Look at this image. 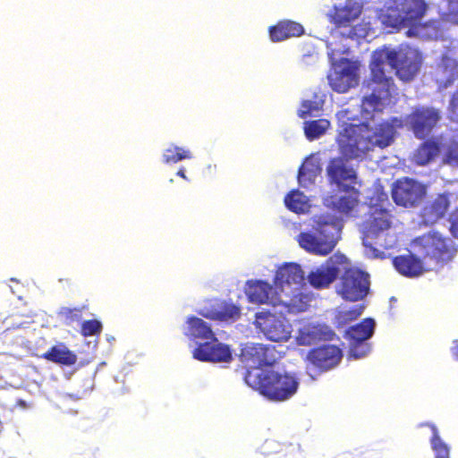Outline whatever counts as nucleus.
Instances as JSON below:
<instances>
[{
  "label": "nucleus",
  "instance_id": "nucleus-10",
  "mask_svg": "<svg viewBox=\"0 0 458 458\" xmlns=\"http://www.w3.org/2000/svg\"><path fill=\"white\" fill-rule=\"evenodd\" d=\"M342 356L338 345H317L309 351L304 361L307 369L314 368L315 372L322 374L335 368Z\"/></svg>",
  "mask_w": 458,
  "mask_h": 458
},
{
  "label": "nucleus",
  "instance_id": "nucleus-19",
  "mask_svg": "<svg viewBox=\"0 0 458 458\" xmlns=\"http://www.w3.org/2000/svg\"><path fill=\"white\" fill-rule=\"evenodd\" d=\"M230 345H197L193 350V357L204 362H229L232 360Z\"/></svg>",
  "mask_w": 458,
  "mask_h": 458
},
{
  "label": "nucleus",
  "instance_id": "nucleus-47",
  "mask_svg": "<svg viewBox=\"0 0 458 458\" xmlns=\"http://www.w3.org/2000/svg\"><path fill=\"white\" fill-rule=\"evenodd\" d=\"M107 342H112V341H114V337L110 335V336H106V339Z\"/></svg>",
  "mask_w": 458,
  "mask_h": 458
},
{
  "label": "nucleus",
  "instance_id": "nucleus-2",
  "mask_svg": "<svg viewBox=\"0 0 458 458\" xmlns=\"http://www.w3.org/2000/svg\"><path fill=\"white\" fill-rule=\"evenodd\" d=\"M395 70L396 76L403 81H411L419 72L421 58L413 50L396 51L386 48L375 50L369 64L370 76L368 87L371 93L362 98L361 106L367 112L381 111L389 102L395 84L392 76L386 72V65Z\"/></svg>",
  "mask_w": 458,
  "mask_h": 458
},
{
  "label": "nucleus",
  "instance_id": "nucleus-20",
  "mask_svg": "<svg viewBox=\"0 0 458 458\" xmlns=\"http://www.w3.org/2000/svg\"><path fill=\"white\" fill-rule=\"evenodd\" d=\"M336 337L334 330L326 324H315L301 330L297 344L331 342Z\"/></svg>",
  "mask_w": 458,
  "mask_h": 458
},
{
  "label": "nucleus",
  "instance_id": "nucleus-13",
  "mask_svg": "<svg viewBox=\"0 0 458 458\" xmlns=\"http://www.w3.org/2000/svg\"><path fill=\"white\" fill-rule=\"evenodd\" d=\"M255 326L271 342H286L290 339L291 325L285 319L270 312H259L255 316Z\"/></svg>",
  "mask_w": 458,
  "mask_h": 458
},
{
  "label": "nucleus",
  "instance_id": "nucleus-35",
  "mask_svg": "<svg viewBox=\"0 0 458 458\" xmlns=\"http://www.w3.org/2000/svg\"><path fill=\"white\" fill-rule=\"evenodd\" d=\"M191 157L192 154L189 149L173 146L165 150L163 161L165 164H175L184 159H191Z\"/></svg>",
  "mask_w": 458,
  "mask_h": 458
},
{
  "label": "nucleus",
  "instance_id": "nucleus-33",
  "mask_svg": "<svg viewBox=\"0 0 458 458\" xmlns=\"http://www.w3.org/2000/svg\"><path fill=\"white\" fill-rule=\"evenodd\" d=\"M330 127V122L327 119H318L307 121L304 123V133L309 140H314L321 137Z\"/></svg>",
  "mask_w": 458,
  "mask_h": 458
},
{
  "label": "nucleus",
  "instance_id": "nucleus-16",
  "mask_svg": "<svg viewBox=\"0 0 458 458\" xmlns=\"http://www.w3.org/2000/svg\"><path fill=\"white\" fill-rule=\"evenodd\" d=\"M392 225V215L386 208L374 206L370 208L369 217L363 224L364 238H374L388 230Z\"/></svg>",
  "mask_w": 458,
  "mask_h": 458
},
{
  "label": "nucleus",
  "instance_id": "nucleus-14",
  "mask_svg": "<svg viewBox=\"0 0 458 458\" xmlns=\"http://www.w3.org/2000/svg\"><path fill=\"white\" fill-rule=\"evenodd\" d=\"M451 192L445 191L428 200L420 212V223L432 226L445 218L451 208Z\"/></svg>",
  "mask_w": 458,
  "mask_h": 458
},
{
  "label": "nucleus",
  "instance_id": "nucleus-29",
  "mask_svg": "<svg viewBox=\"0 0 458 458\" xmlns=\"http://www.w3.org/2000/svg\"><path fill=\"white\" fill-rule=\"evenodd\" d=\"M241 310L233 303L220 301L203 314L204 317L219 321H235L240 318Z\"/></svg>",
  "mask_w": 458,
  "mask_h": 458
},
{
  "label": "nucleus",
  "instance_id": "nucleus-4",
  "mask_svg": "<svg viewBox=\"0 0 458 458\" xmlns=\"http://www.w3.org/2000/svg\"><path fill=\"white\" fill-rule=\"evenodd\" d=\"M313 227L317 235L308 232L301 233L297 236L299 245L311 254L327 256L337 243L340 222L334 215L322 214L315 216Z\"/></svg>",
  "mask_w": 458,
  "mask_h": 458
},
{
  "label": "nucleus",
  "instance_id": "nucleus-26",
  "mask_svg": "<svg viewBox=\"0 0 458 458\" xmlns=\"http://www.w3.org/2000/svg\"><path fill=\"white\" fill-rule=\"evenodd\" d=\"M304 281V273L300 265L295 263L285 264L276 274L275 283L283 287L284 284H301Z\"/></svg>",
  "mask_w": 458,
  "mask_h": 458
},
{
  "label": "nucleus",
  "instance_id": "nucleus-17",
  "mask_svg": "<svg viewBox=\"0 0 458 458\" xmlns=\"http://www.w3.org/2000/svg\"><path fill=\"white\" fill-rule=\"evenodd\" d=\"M245 293L250 302L255 304H270L274 307L283 304L276 294H274L273 286L266 281L250 280L247 282Z\"/></svg>",
  "mask_w": 458,
  "mask_h": 458
},
{
  "label": "nucleus",
  "instance_id": "nucleus-5",
  "mask_svg": "<svg viewBox=\"0 0 458 458\" xmlns=\"http://www.w3.org/2000/svg\"><path fill=\"white\" fill-rule=\"evenodd\" d=\"M412 246L423 259L436 262H446L455 252L453 241L435 230L416 237L412 241Z\"/></svg>",
  "mask_w": 458,
  "mask_h": 458
},
{
  "label": "nucleus",
  "instance_id": "nucleus-37",
  "mask_svg": "<svg viewBox=\"0 0 458 458\" xmlns=\"http://www.w3.org/2000/svg\"><path fill=\"white\" fill-rule=\"evenodd\" d=\"M346 31H335V33L338 34L339 37H342L344 38H350L353 40H359L360 38H364L368 36L369 29L367 27V24H356L347 27Z\"/></svg>",
  "mask_w": 458,
  "mask_h": 458
},
{
  "label": "nucleus",
  "instance_id": "nucleus-1",
  "mask_svg": "<svg viewBox=\"0 0 458 458\" xmlns=\"http://www.w3.org/2000/svg\"><path fill=\"white\" fill-rule=\"evenodd\" d=\"M284 345H242L239 360L246 369L244 380L268 400L283 402L294 395L299 382L294 375L274 369L253 371L263 366H273L284 354L277 347Z\"/></svg>",
  "mask_w": 458,
  "mask_h": 458
},
{
  "label": "nucleus",
  "instance_id": "nucleus-24",
  "mask_svg": "<svg viewBox=\"0 0 458 458\" xmlns=\"http://www.w3.org/2000/svg\"><path fill=\"white\" fill-rule=\"evenodd\" d=\"M458 69V62L444 55L435 70V80L439 88L445 89L453 84Z\"/></svg>",
  "mask_w": 458,
  "mask_h": 458
},
{
  "label": "nucleus",
  "instance_id": "nucleus-3",
  "mask_svg": "<svg viewBox=\"0 0 458 458\" xmlns=\"http://www.w3.org/2000/svg\"><path fill=\"white\" fill-rule=\"evenodd\" d=\"M336 141L339 150L348 159L364 156L375 148H385L394 141L396 129L403 127L402 118L392 117L371 130L367 123H344Z\"/></svg>",
  "mask_w": 458,
  "mask_h": 458
},
{
  "label": "nucleus",
  "instance_id": "nucleus-46",
  "mask_svg": "<svg viewBox=\"0 0 458 458\" xmlns=\"http://www.w3.org/2000/svg\"><path fill=\"white\" fill-rule=\"evenodd\" d=\"M176 174H177L178 176L182 177V179H184V180H188V179H187V176H186V174H185V171H184V169H183V168L179 169V170L177 171Z\"/></svg>",
  "mask_w": 458,
  "mask_h": 458
},
{
  "label": "nucleus",
  "instance_id": "nucleus-22",
  "mask_svg": "<svg viewBox=\"0 0 458 458\" xmlns=\"http://www.w3.org/2000/svg\"><path fill=\"white\" fill-rule=\"evenodd\" d=\"M393 265L401 275L407 277L419 276L426 270L422 260L411 253L394 257Z\"/></svg>",
  "mask_w": 458,
  "mask_h": 458
},
{
  "label": "nucleus",
  "instance_id": "nucleus-45",
  "mask_svg": "<svg viewBox=\"0 0 458 458\" xmlns=\"http://www.w3.org/2000/svg\"><path fill=\"white\" fill-rule=\"evenodd\" d=\"M448 2L451 12L458 13V0H448Z\"/></svg>",
  "mask_w": 458,
  "mask_h": 458
},
{
  "label": "nucleus",
  "instance_id": "nucleus-15",
  "mask_svg": "<svg viewBox=\"0 0 458 458\" xmlns=\"http://www.w3.org/2000/svg\"><path fill=\"white\" fill-rule=\"evenodd\" d=\"M344 156L337 157L329 160L327 166V175L329 183L335 184L341 189L344 185H352L356 183L357 174L352 166L348 165Z\"/></svg>",
  "mask_w": 458,
  "mask_h": 458
},
{
  "label": "nucleus",
  "instance_id": "nucleus-28",
  "mask_svg": "<svg viewBox=\"0 0 458 458\" xmlns=\"http://www.w3.org/2000/svg\"><path fill=\"white\" fill-rule=\"evenodd\" d=\"M40 357L61 366L71 367L77 362V355L69 350L66 345H52Z\"/></svg>",
  "mask_w": 458,
  "mask_h": 458
},
{
  "label": "nucleus",
  "instance_id": "nucleus-27",
  "mask_svg": "<svg viewBox=\"0 0 458 458\" xmlns=\"http://www.w3.org/2000/svg\"><path fill=\"white\" fill-rule=\"evenodd\" d=\"M187 335L192 338L204 341L203 344H216L218 342L208 323L196 317H191L188 319Z\"/></svg>",
  "mask_w": 458,
  "mask_h": 458
},
{
  "label": "nucleus",
  "instance_id": "nucleus-40",
  "mask_svg": "<svg viewBox=\"0 0 458 458\" xmlns=\"http://www.w3.org/2000/svg\"><path fill=\"white\" fill-rule=\"evenodd\" d=\"M445 160L448 164L458 165V133L454 134L448 146Z\"/></svg>",
  "mask_w": 458,
  "mask_h": 458
},
{
  "label": "nucleus",
  "instance_id": "nucleus-44",
  "mask_svg": "<svg viewBox=\"0 0 458 458\" xmlns=\"http://www.w3.org/2000/svg\"><path fill=\"white\" fill-rule=\"evenodd\" d=\"M303 107H305V110L302 111L301 114H300V116L301 118H305V116L307 114H311V111H312V102L311 101H306L303 103Z\"/></svg>",
  "mask_w": 458,
  "mask_h": 458
},
{
  "label": "nucleus",
  "instance_id": "nucleus-36",
  "mask_svg": "<svg viewBox=\"0 0 458 458\" xmlns=\"http://www.w3.org/2000/svg\"><path fill=\"white\" fill-rule=\"evenodd\" d=\"M84 307H63L58 312V316L66 326H72L74 323L81 322Z\"/></svg>",
  "mask_w": 458,
  "mask_h": 458
},
{
  "label": "nucleus",
  "instance_id": "nucleus-43",
  "mask_svg": "<svg viewBox=\"0 0 458 458\" xmlns=\"http://www.w3.org/2000/svg\"><path fill=\"white\" fill-rule=\"evenodd\" d=\"M369 351V345H350L349 356L354 359L363 357Z\"/></svg>",
  "mask_w": 458,
  "mask_h": 458
},
{
  "label": "nucleus",
  "instance_id": "nucleus-30",
  "mask_svg": "<svg viewBox=\"0 0 458 458\" xmlns=\"http://www.w3.org/2000/svg\"><path fill=\"white\" fill-rule=\"evenodd\" d=\"M322 169L318 162L313 158H307L298 171V182L303 188H308L315 183L317 177Z\"/></svg>",
  "mask_w": 458,
  "mask_h": 458
},
{
  "label": "nucleus",
  "instance_id": "nucleus-18",
  "mask_svg": "<svg viewBox=\"0 0 458 458\" xmlns=\"http://www.w3.org/2000/svg\"><path fill=\"white\" fill-rule=\"evenodd\" d=\"M339 191L344 195L331 196L327 206L341 214L349 215L358 206L360 192L353 185H344Z\"/></svg>",
  "mask_w": 458,
  "mask_h": 458
},
{
  "label": "nucleus",
  "instance_id": "nucleus-11",
  "mask_svg": "<svg viewBox=\"0 0 458 458\" xmlns=\"http://www.w3.org/2000/svg\"><path fill=\"white\" fill-rule=\"evenodd\" d=\"M359 65L347 58L341 59L328 74L329 85L333 90L344 93L358 85Z\"/></svg>",
  "mask_w": 458,
  "mask_h": 458
},
{
  "label": "nucleus",
  "instance_id": "nucleus-32",
  "mask_svg": "<svg viewBox=\"0 0 458 458\" xmlns=\"http://www.w3.org/2000/svg\"><path fill=\"white\" fill-rule=\"evenodd\" d=\"M284 204L287 208L294 213H305L310 208L306 196L299 190L291 191L284 197Z\"/></svg>",
  "mask_w": 458,
  "mask_h": 458
},
{
  "label": "nucleus",
  "instance_id": "nucleus-23",
  "mask_svg": "<svg viewBox=\"0 0 458 458\" xmlns=\"http://www.w3.org/2000/svg\"><path fill=\"white\" fill-rule=\"evenodd\" d=\"M361 13L360 7L355 3L346 2L342 7H335L331 16V22L335 30L346 29L359 18Z\"/></svg>",
  "mask_w": 458,
  "mask_h": 458
},
{
  "label": "nucleus",
  "instance_id": "nucleus-7",
  "mask_svg": "<svg viewBox=\"0 0 458 458\" xmlns=\"http://www.w3.org/2000/svg\"><path fill=\"white\" fill-rule=\"evenodd\" d=\"M427 5L423 0H394L386 15L390 24L395 28L414 26L426 13Z\"/></svg>",
  "mask_w": 458,
  "mask_h": 458
},
{
  "label": "nucleus",
  "instance_id": "nucleus-41",
  "mask_svg": "<svg viewBox=\"0 0 458 458\" xmlns=\"http://www.w3.org/2000/svg\"><path fill=\"white\" fill-rule=\"evenodd\" d=\"M448 118L458 123V89L451 96L448 106Z\"/></svg>",
  "mask_w": 458,
  "mask_h": 458
},
{
  "label": "nucleus",
  "instance_id": "nucleus-6",
  "mask_svg": "<svg viewBox=\"0 0 458 458\" xmlns=\"http://www.w3.org/2000/svg\"><path fill=\"white\" fill-rule=\"evenodd\" d=\"M343 273L339 276L335 292L344 300L358 301L367 296L369 290V275L354 267L342 266Z\"/></svg>",
  "mask_w": 458,
  "mask_h": 458
},
{
  "label": "nucleus",
  "instance_id": "nucleus-9",
  "mask_svg": "<svg viewBox=\"0 0 458 458\" xmlns=\"http://www.w3.org/2000/svg\"><path fill=\"white\" fill-rule=\"evenodd\" d=\"M348 259L341 253L329 257L324 263L310 272L308 280L315 289L328 288L341 272V267L348 264Z\"/></svg>",
  "mask_w": 458,
  "mask_h": 458
},
{
  "label": "nucleus",
  "instance_id": "nucleus-31",
  "mask_svg": "<svg viewBox=\"0 0 458 458\" xmlns=\"http://www.w3.org/2000/svg\"><path fill=\"white\" fill-rule=\"evenodd\" d=\"M440 147L437 141L428 140L422 142L413 155V162L418 165L430 163L439 153Z\"/></svg>",
  "mask_w": 458,
  "mask_h": 458
},
{
  "label": "nucleus",
  "instance_id": "nucleus-12",
  "mask_svg": "<svg viewBox=\"0 0 458 458\" xmlns=\"http://www.w3.org/2000/svg\"><path fill=\"white\" fill-rule=\"evenodd\" d=\"M425 196V186L410 178L396 181L392 188L394 203L404 208L417 207Z\"/></svg>",
  "mask_w": 458,
  "mask_h": 458
},
{
  "label": "nucleus",
  "instance_id": "nucleus-38",
  "mask_svg": "<svg viewBox=\"0 0 458 458\" xmlns=\"http://www.w3.org/2000/svg\"><path fill=\"white\" fill-rule=\"evenodd\" d=\"M103 330V324L98 319H88L81 323L80 333L84 337L98 336Z\"/></svg>",
  "mask_w": 458,
  "mask_h": 458
},
{
  "label": "nucleus",
  "instance_id": "nucleus-21",
  "mask_svg": "<svg viewBox=\"0 0 458 458\" xmlns=\"http://www.w3.org/2000/svg\"><path fill=\"white\" fill-rule=\"evenodd\" d=\"M303 26L296 21L284 20L270 26L268 33L273 42H279L293 37H301L304 34Z\"/></svg>",
  "mask_w": 458,
  "mask_h": 458
},
{
  "label": "nucleus",
  "instance_id": "nucleus-8",
  "mask_svg": "<svg viewBox=\"0 0 458 458\" xmlns=\"http://www.w3.org/2000/svg\"><path fill=\"white\" fill-rule=\"evenodd\" d=\"M440 119L441 114L438 109L417 106L403 121L417 139L423 140L430 134Z\"/></svg>",
  "mask_w": 458,
  "mask_h": 458
},
{
  "label": "nucleus",
  "instance_id": "nucleus-49",
  "mask_svg": "<svg viewBox=\"0 0 458 458\" xmlns=\"http://www.w3.org/2000/svg\"><path fill=\"white\" fill-rule=\"evenodd\" d=\"M310 369H307L308 373L310 374V377H312V379H316V378H317V376H318V374L316 372L315 376H312V374H310Z\"/></svg>",
  "mask_w": 458,
  "mask_h": 458
},
{
  "label": "nucleus",
  "instance_id": "nucleus-39",
  "mask_svg": "<svg viewBox=\"0 0 458 458\" xmlns=\"http://www.w3.org/2000/svg\"><path fill=\"white\" fill-rule=\"evenodd\" d=\"M362 310V306H356L348 310L339 311L335 317L337 325L344 326L357 319L361 315Z\"/></svg>",
  "mask_w": 458,
  "mask_h": 458
},
{
  "label": "nucleus",
  "instance_id": "nucleus-25",
  "mask_svg": "<svg viewBox=\"0 0 458 458\" xmlns=\"http://www.w3.org/2000/svg\"><path fill=\"white\" fill-rule=\"evenodd\" d=\"M375 325L373 318H363L360 323L350 327L344 336L351 344H362L373 335Z\"/></svg>",
  "mask_w": 458,
  "mask_h": 458
},
{
  "label": "nucleus",
  "instance_id": "nucleus-42",
  "mask_svg": "<svg viewBox=\"0 0 458 458\" xmlns=\"http://www.w3.org/2000/svg\"><path fill=\"white\" fill-rule=\"evenodd\" d=\"M448 222L452 236L458 239V207L450 213Z\"/></svg>",
  "mask_w": 458,
  "mask_h": 458
},
{
  "label": "nucleus",
  "instance_id": "nucleus-34",
  "mask_svg": "<svg viewBox=\"0 0 458 458\" xmlns=\"http://www.w3.org/2000/svg\"><path fill=\"white\" fill-rule=\"evenodd\" d=\"M426 426L429 427L432 431V437L430 438L431 448L434 452L435 458H450V448L441 439L437 428L436 425L431 423H426Z\"/></svg>",
  "mask_w": 458,
  "mask_h": 458
},
{
  "label": "nucleus",
  "instance_id": "nucleus-48",
  "mask_svg": "<svg viewBox=\"0 0 458 458\" xmlns=\"http://www.w3.org/2000/svg\"><path fill=\"white\" fill-rule=\"evenodd\" d=\"M454 354L455 355V358L458 360V346L454 348Z\"/></svg>",
  "mask_w": 458,
  "mask_h": 458
}]
</instances>
